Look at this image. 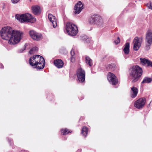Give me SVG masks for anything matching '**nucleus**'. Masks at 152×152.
<instances>
[{"label": "nucleus", "instance_id": "obj_19", "mask_svg": "<svg viewBox=\"0 0 152 152\" xmlns=\"http://www.w3.org/2000/svg\"><path fill=\"white\" fill-rule=\"evenodd\" d=\"M129 42L126 43L123 49V51L126 54H128L129 53Z\"/></svg>", "mask_w": 152, "mask_h": 152}, {"label": "nucleus", "instance_id": "obj_11", "mask_svg": "<svg viewBox=\"0 0 152 152\" xmlns=\"http://www.w3.org/2000/svg\"><path fill=\"white\" fill-rule=\"evenodd\" d=\"M145 103V98H140L137 100L134 103V106L138 109L142 108Z\"/></svg>", "mask_w": 152, "mask_h": 152}, {"label": "nucleus", "instance_id": "obj_14", "mask_svg": "<svg viewBox=\"0 0 152 152\" xmlns=\"http://www.w3.org/2000/svg\"><path fill=\"white\" fill-rule=\"evenodd\" d=\"M140 60L141 63L142 65L152 67V62L151 61L145 58H140Z\"/></svg>", "mask_w": 152, "mask_h": 152}, {"label": "nucleus", "instance_id": "obj_7", "mask_svg": "<svg viewBox=\"0 0 152 152\" xmlns=\"http://www.w3.org/2000/svg\"><path fill=\"white\" fill-rule=\"evenodd\" d=\"M78 80L80 83H83L85 79V72L81 68L78 69L76 72Z\"/></svg>", "mask_w": 152, "mask_h": 152}, {"label": "nucleus", "instance_id": "obj_20", "mask_svg": "<svg viewBox=\"0 0 152 152\" xmlns=\"http://www.w3.org/2000/svg\"><path fill=\"white\" fill-rule=\"evenodd\" d=\"M106 68L108 70L113 71L115 69L116 67L115 64H111L108 65L107 66Z\"/></svg>", "mask_w": 152, "mask_h": 152}, {"label": "nucleus", "instance_id": "obj_5", "mask_svg": "<svg viewBox=\"0 0 152 152\" xmlns=\"http://www.w3.org/2000/svg\"><path fill=\"white\" fill-rule=\"evenodd\" d=\"M66 33L71 36H75L78 33L77 26L71 22H68L66 23Z\"/></svg>", "mask_w": 152, "mask_h": 152}, {"label": "nucleus", "instance_id": "obj_24", "mask_svg": "<svg viewBox=\"0 0 152 152\" xmlns=\"http://www.w3.org/2000/svg\"><path fill=\"white\" fill-rule=\"evenodd\" d=\"M61 133L63 135H66L68 134L69 133L71 132L68 129L65 128L61 129Z\"/></svg>", "mask_w": 152, "mask_h": 152}, {"label": "nucleus", "instance_id": "obj_9", "mask_svg": "<svg viewBox=\"0 0 152 152\" xmlns=\"http://www.w3.org/2000/svg\"><path fill=\"white\" fill-rule=\"evenodd\" d=\"M107 79L109 83L113 85H116L118 83V80L115 75L111 72L108 73Z\"/></svg>", "mask_w": 152, "mask_h": 152}, {"label": "nucleus", "instance_id": "obj_31", "mask_svg": "<svg viewBox=\"0 0 152 152\" xmlns=\"http://www.w3.org/2000/svg\"><path fill=\"white\" fill-rule=\"evenodd\" d=\"M148 7L149 9H151L152 10L151 5V3H150L149 4H148Z\"/></svg>", "mask_w": 152, "mask_h": 152}, {"label": "nucleus", "instance_id": "obj_16", "mask_svg": "<svg viewBox=\"0 0 152 152\" xmlns=\"http://www.w3.org/2000/svg\"><path fill=\"white\" fill-rule=\"evenodd\" d=\"M55 66L58 68H60L63 67L64 64L63 61L61 59L55 60L54 61Z\"/></svg>", "mask_w": 152, "mask_h": 152}, {"label": "nucleus", "instance_id": "obj_33", "mask_svg": "<svg viewBox=\"0 0 152 152\" xmlns=\"http://www.w3.org/2000/svg\"><path fill=\"white\" fill-rule=\"evenodd\" d=\"M81 149H79L78 150H77L76 152H81Z\"/></svg>", "mask_w": 152, "mask_h": 152}, {"label": "nucleus", "instance_id": "obj_1", "mask_svg": "<svg viewBox=\"0 0 152 152\" xmlns=\"http://www.w3.org/2000/svg\"><path fill=\"white\" fill-rule=\"evenodd\" d=\"M0 34L1 38L9 40L10 45H14L19 42L21 39L22 33L20 31L13 30L10 27L7 26L2 28Z\"/></svg>", "mask_w": 152, "mask_h": 152}, {"label": "nucleus", "instance_id": "obj_30", "mask_svg": "<svg viewBox=\"0 0 152 152\" xmlns=\"http://www.w3.org/2000/svg\"><path fill=\"white\" fill-rule=\"evenodd\" d=\"M91 42V39L89 38H87L86 40V42L88 43H90Z\"/></svg>", "mask_w": 152, "mask_h": 152}, {"label": "nucleus", "instance_id": "obj_6", "mask_svg": "<svg viewBox=\"0 0 152 152\" xmlns=\"http://www.w3.org/2000/svg\"><path fill=\"white\" fill-rule=\"evenodd\" d=\"M89 22L91 24H96L100 26H102L103 23L102 18L97 15L92 16L89 19Z\"/></svg>", "mask_w": 152, "mask_h": 152}, {"label": "nucleus", "instance_id": "obj_4", "mask_svg": "<svg viewBox=\"0 0 152 152\" xmlns=\"http://www.w3.org/2000/svg\"><path fill=\"white\" fill-rule=\"evenodd\" d=\"M15 18L21 23L30 22L33 23L36 20L35 18L33 17L31 15L28 13L23 14H17L15 16Z\"/></svg>", "mask_w": 152, "mask_h": 152}, {"label": "nucleus", "instance_id": "obj_13", "mask_svg": "<svg viewBox=\"0 0 152 152\" xmlns=\"http://www.w3.org/2000/svg\"><path fill=\"white\" fill-rule=\"evenodd\" d=\"M133 43L134 49L135 51H137L141 46V42L140 41L138 37H136L134 39Z\"/></svg>", "mask_w": 152, "mask_h": 152}, {"label": "nucleus", "instance_id": "obj_18", "mask_svg": "<svg viewBox=\"0 0 152 152\" xmlns=\"http://www.w3.org/2000/svg\"><path fill=\"white\" fill-rule=\"evenodd\" d=\"M138 92V89L136 88L133 87L131 88V97L132 98H135L137 95Z\"/></svg>", "mask_w": 152, "mask_h": 152}, {"label": "nucleus", "instance_id": "obj_29", "mask_svg": "<svg viewBox=\"0 0 152 152\" xmlns=\"http://www.w3.org/2000/svg\"><path fill=\"white\" fill-rule=\"evenodd\" d=\"M20 0H11L12 3L15 4L18 3Z\"/></svg>", "mask_w": 152, "mask_h": 152}, {"label": "nucleus", "instance_id": "obj_17", "mask_svg": "<svg viewBox=\"0 0 152 152\" xmlns=\"http://www.w3.org/2000/svg\"><path fill=\"white\" fill-rule=\"evenodd\" d=\"M31 10L33 13L35 15H38L40 13V7L38 5L32 6Z\"/></svg>", "mask_w": 152, "mask_h": 152}, {"label": "nucleus", "instance_id": "obj_32", "mask_svg": "<svg viewBox=\"0 0 152 152\" xmlns=\"http://www.w3.org/2000/svg\"><path fill=\"white\" fill-rule=\"evenodd\" d=\"M3 67L4 66H3V65L1 63H0V68L2 69L3 68Z\"/></svg>", "mask_w": 152, "mask_h": 152}, {"label": "nucleus", "instance_id": "obj_25", "mask_svg": "<svg viewBox=\"0 0 152 152\" xmlns=\"http://www.w3.org/2000/svg\"><path fill=\"white\" fill-rule=\"evenodd\" d=\"M70 54L71 56V61L73 62L75 61V52L74 50H72L70 52Z\"/></svg>", "mask_w": 152, "mask_h": 152}, {"label": "nucleus", "instance_id": "obj_23", "mask_svg": "<svg viewBox=\"0 0 152 152\" xmlns=\"http://www.w3.org/2000/svg\"><path fill=\"white\" fill-rule=\"evenodd\" d=\"M86 64L90 66H91L93 65L92 60L88 56L86 57Z\"/></svg>", "mask_w": 152, "mask_h": 152}, {"label": "nucleus", "instance_id": "obj_2", "mask_svg": "<svg viewBox=\"0 0 152 152\" xmlns=\"http://www.w3.org/2000/svg\"><path fill=\"white\" fill-rule=\"evenodd\" d=\"M29 62L33 68H37V69H42L45 66L44 59L40 55H34L30 57L29 60Z\"/></svg>", "mask_w": 152, "mask_h": 152}, {"label": "nucleus", "instance_id": "obj_10", "mask_svg": "<svg viewBox=\"0 0 152 152\" xmlns=\"http://www.w3.org/2000/svg\"><path fill=\"white\" fill-rule=\"evenodd\" d=\"M146 42L147 43L146 47L150 48L152 43V31H151L149 30L147 31L146 34L145 38Z\"/></svg>", "mask_w": 152, "mask_h": 152}, {"label": "nucleus", "instance_id": "obj_12", "mask_svg": "<svg viewBox=\"0 0 152 152\" xmlns=\"http://www.w3.org/2000/svg\"><path fill=\"white\" fill-rule=\"evenodd\" d=\"M83 5L80 1H78L74 7V13L75 14H79L83 9Z\"/></svg>", "mask_w": 152, "mask_h": 152}, {"label": "nucleus", "instance_id": "obj_35", "mask_svg": "<svg viewBox=\"0 0 152 152\" xmlns=\"http://www.w3.org/2000/svg\"><path fill=\"white\" fill-rule=\"evenodd\" d=\"M30 1H31V0H30Z\"/></svg>", "mask_w": 152, "mask_h": 152}, {"label": "nucleus", "instance_id": "obj_21", "mask_svg": "<svg viewBox=\"0 0 152 152\" xmlns=\"http://www.w3.org/2000/svg\"><path fill=\"white\" fill-rule=\"evenodd\" d=\"M88 132V128L86 126L83 127L81 131V134L83 136L86 137L87 134Z\"/></svg>", "mask_w": 152, "mask_h": 152}, {"label": "nucleus", "instance_id": "obj_26", "mask_svg": "<svg viewBox=\"0 0 152 152\" xmlns=\"http://www.w3.org/2000/svg\"><path fill=\"white\" fill-rule=\"evenodd\" d=\"M38 50V48L37 47H34L32 48L29 51L30 54H32L36 52Z\"/></svg>", "mask_w": 152, "mask_h": 152}, {"label": "nucleus", "instance_id": "obj_34", "mask_svg": "<svg viewBox=\"0 0 152 152\" xmlns=\"http://www.w3.org/2000/svg\"><path fill=\"white\" fill-rule=\"evenodd\" d=\"M8 141L9 142V143H10V144L12 143V140H9Z\"/></svg>", "mask_w": 152, "mask_h": 152}, {"label": "nucleus", "instance_id": "obj_22", "mask_svg": "<svg viewBox=\"0 0 152 152\" xmlns=\"http://www.w3.org/2000/svg\"><path fill=\"white\" fill-rule=\"evenodd\" d=\"M152 81V78L148 77H145L143 79L142 83H148L151 82Z\"/></svg>", "mask_w": 152, "mask_h": 152}, {"label": "nucleus", "instance_id": "obj_15", "mask_svg": "<svg viewBox=\"0 0 152 152\" xmlns=\"http://www.w3.org/2000/svg\"><path fill=\"white\" fill-rule=\"evenodd\" d=\"M48 18L49 20L53 24V27L54 28L56 27L57 26V23L55 17L50 14L48 15Z\"/></svg>", "mask_w": 152, "mask_h": 152}, {"label": "nucleus", "instance_id": "obj_27", "mask_svg": "<svg viewBox=\"0 0 152 152\" xmlns=\"http://www.w3.org/2000/svg\"><path fill=\"white\" fill-rule=\"evenodd\" d=\"M114 42L116 45L118 44L120 42V39L118 37L117 39L116 40H115Z\"/></svg>", "mask_w": 152, "mask_h": 152}, {"label": "nucleus", "instance_id": "obj_8", "mask_svg": "<svg viewBox=\"0 0 152 152\" xmlns=\"http://www.w3.org/2000/svg\"><path fill=\"white\" fill-rule=\"evenodd\" d=\"M29 34L30 37L33 39L37 41L41 40L43 38L41 34L37 33L33 30L30 31Z\"/></svg>", "mask_w": 152, "mask_h": 152}, {"label": "nucleus", "instance_id": "obj_3", "mask_svg": "<svg viewBox=\"0 0 152 152\" xmlns=\"http://www.w3.org/2000/svg\"><path fill=\"white\" fill-rule=\"evenodd\" d=\"M142 70L137 65H134L130 68L129 71V76L133 82L137 81L142 74Z\"/></svg>", "mask_w": 152, "mask_h": 152}, {"label": "nucleus", "instance_id": "obj_28", "mask_svg": "<svg viewBox=\"0 0 152 152\" xmlns=\"http://www.w3.org/2000/svg\"><path fill=\"white\" fill-rule=\"evenodd\" d=\"M27 46V45L26 44L24 45V47L23 48V49H21L19 50V53H22L24 50L26 49V47Z\"/></svg>", "mask_w": 152, "mask_h": 152}]
</instances>
